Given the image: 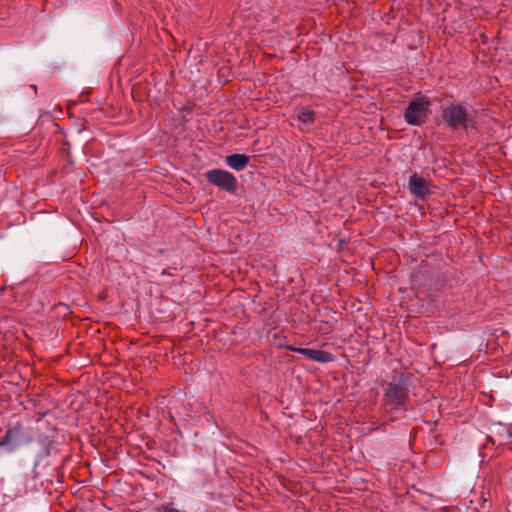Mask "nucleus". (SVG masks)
Wrapping results in <instances>:
<instances>
[{
	"label": "nucleus",
	"mask_w": 512,
	"mask_h": 512,
	"mask_svg": "<svg viewBox=\"0 0 512 512\" xmlns=\"http://www.w3.org/2000/svg\"><path fill=\"white\" fill-rule=\"evenodd\" d=\"M442 118L445 124L454 130H467L471 124L467 109L460 104H450L445 107L442 111Z\"/></svg>",
	"instance_id": "nucleus-1"
},
{
	"label": "nucleus",
	"mask_w": 512,
	"mask_h": 512,
	"mask_svg": "<svg viewBox=\"0 0 512 512\" xmlns=\"http://www.w3.org/2000/svg\"><path fill=\"white\" fill-rule=\"evenodd\" d=\"M431 102L424 96L411 100L404 112V119L409 125L419 126L426 121Z\"/></svg>",
	"instance_id": "nucleus-2"
},
{
	"label": "nucleus",
	"mask_w": 512,
	"mask_h": 512,
	"mask_svg": "<svg viewBox=\"0 0 512 512\" xmlns=\"http://www.w3.org/2000/svg\"><path fill=\"white\" fill-rule=\"evenodd\" d=\"M408 398V389L402 379H393L384 394L386 405L397 408L403 406Z\"/></svg>",
	"instance_id": "nucleus-3"
},
{
	"label": "nucleus",
	"mask_w": 512,
	"mask_h": 512,
	"mask_svg": "<svg viewBox=\"0 0 512 512\" xmlns=\"http://www.w3.org/2000/svg\"><path fill=\"white\" fill-rule=\"evenodd\" d=\"M207 181L229 193H235L237 189V179L229 171L223 169H212L205 173Z\"/></svg>",
	"instance_id": "nucleus-4"
},
{
	"label": "nucleus",
	"mask_w": 512,
	"mask_h": 512,
	"mask_svg": "<svg viewBox=\"0 0 512 512\" xmlns=\"http://www.w3.org/2000/svg\"><path fill=\"white\" fill-rule=\"evenodd\" d=\"M286 348L290 351L300 353L304 355L307 359L319 362V363H329L334 360L333 354L327 352L325 350L320 349H309V348H300L292 345H287Z\"/></svg>",
	"instance_id": "nucleus-5"
},
{
	"label": "nucleus",
	"mask_w": 512,
	"mask_h": 512,
	"mask_svg": "<svg viewBox=\"0 0 512 512\" xmlns=\"http://www.w3.org/2000/svg\"><path fill=\"white\" fill-rule=\"evenodd\" d=\"M408 184L410 192L418 198L423 199L429 192L426 180L416 174L410 176Z\"/></svg>",
	"instance_id": "nucleus-6"
},
{
	"label": "nucleus",
	"mask_w": 512,
	"mask_h": 512,
	"mask_svg": "<svg viewBox=\"0 0 512 512\" xmlns=\"http://www.w3.org/2000/svg\"><path fill=\"white\" fill-rule=\"evenodd\" d=\"M297 120L302 131L309 129L315 122L316 114L309 107H299L296 109Z\"/></svg>",
	"instance_id": "nucleus-7"
},
{
	"label": "nucleus",
	"mask_w": 512,
	"mask_h": 512,
	"mask_svg": "<svg viewBox=\"0 0 512 512\" xmlns=\"http://www.w3.org/2000/svg\"><path fill=\"white\" fill-rule=\"evenodd\" d=\"M225 162L233 170L242 171L247 167L249 157L245 154H232L225 158Z\"/></svg>",
	"instance_id": "nucleus-8"
},
{
	"label": "nucleus",
	"mask_w": 512,
	"mask_h": 512,
	"mask_svg": "<svg viewBox=\"0 0 512 512\" xmlns=\"http://www.w3.org/2000/svg\"><path fill=\"white\" fill-rule=\"evenodd\" d=\"M155 512H185L175 507L174 503L170 502L156 508Z\"/></svg>",
	"instance_id": "nucleus-9"
},
{
	"label": "nucleus",
	"mask_w": 512,
	"mask_h": 512,
	"mask_svg": "<svg viewBox=\"0 0 512 512\" xmlns=\"http://www.w3.org/2000/svg\"><path fill=\"white\" fill-rule=\"evenodd\" d=\"M507 435L508 437H511L512 438V425H510L507 429Z\"/></svg>",
	"instance_id": "nucleus-10"
}]
</instances>
